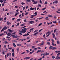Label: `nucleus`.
Returning a JSON list of instances; mask_svg holds the SVG:
<instances>
[{
	"mask_svg": "<svg viewBox=\"0 0 60 60\" xmlns=\"http://www.w3.org/2000/svg\"><path fill=\"white\" fill-rule=\"evenodd\" d=\"M4 34H5V33H6V34H7L8 33L6 31H5L4 32Z\"/></svg>",
	"mask_w": 60,
	"mask_h": 60,
	"instance_id": "35",
	"label": "nucleus"
},
{
	"mask_svg": "<svg viewBox=\"0 0 60 60\" xmlns=\"http://www.w3.org/2000/svg\"><path fill=\"white\" fill-rule=\"evenodd\" d=\"M12 56L13 57H14V52L12 53Z\"/></svg>",
	"mask_w": 60,
	"mask_h": 60,
	"instance_id": "31",
	"label": "nucleus"
},
{
	"mask_svg": "<svg viewBox=\"0 0 60 60\" xmlns=\"http://www.w3.org/2000/svg\"><path fill=\"white\" fill-rule=\"evenodd\" d=\"M43 43H44V41H42V43L41 44V45H42L43 44Z\"/></svg>",
	"mask_w": 60,
	"mask_h": 60,
	"instance_id": "53",
	"label": "nucleus"
},
{
	"mask_svg": "<svg viewBox=\"0 0 60 60\" xmlns=\"http://www.w3.org/2000/svg\"><path fill=\"white\" fill-rule=\"evenodd\" d=\"M37 14H36L35 15H31V18H33V17H35L36 16H37Z\"/></svg>",
	"mask_w": 60,
	"mask_h": 60,
	"instance_id": "6",
	"label": "nucleus"
},
{
	"mask_svg": "<svg viewBox=\"0 0 60 60\" xmlns=\"http://www.w3.org/2000/svg\"><path fill=\"white\" fill-rule=\"evenodd\" d=\"M30 57H25L24 58L25 59H29V58H30Z\"/></svg>",
	"mask_w": 60,
	"mask_h": 60,
	"instance_id": "13",
	"label": "nucleus"
},
{
	"mask_svg": "<svg viewBox=\"0 0 60 60\" xmlns=\"http://www.w3.org/2000/svg\"><path fill=\"white\" fill-rule=\"evenodd\" d=\"M46 9V8L45 7V8H43L42 10H45V9Z\"/></svg>",
	"mask_w": 60,
	"mask_h": 60,
	"instance_id": "52",
	"label": "nucleus"
},
{
	"mask_svg": "<svg viewBox=\"0 0 60 60\" xmlns=\"http://www.w3.org/2000/svg\"><path fill=\"white\" fill-rule=\"evenodd\" d=\"M26 28H25L22 29L21 30V31H20V30H19V34L20 35H23V34L21 33H22L24 34V33H25L26 32Z\"/></svg>",
	"mask_w": 60,
	"mask_h": 60,
	"instance_id": "1",
	"label": "nucleus"
},
{
	"mask_svg": "<svg viewBox=\"0 0 60 60\" xmlns=\"http://www.w3.org/2000/svg\"><path fill=\"white\" fill-rule=\"evenodd\" d=\"M7 18H6V17H5L4 18V20H6L7 19Z\"/></svg>",
	"mask_w": 60,
	"mask_h": 60,
	"instance_id": "62",
	"label": "nucleus"
},
{
	"mask_svg": "<svg viewBox=\"0 0 60 60\" xmlns=\"http://www.w3.org/2000/svg\"><path fill=\"white\" fill-rule=\"evenodd\" d=\"M58 3V2L57 1V0H56L55 1V3L56 4H57V3Z\"/></svg>",
	"mask_w": 60,
	"mask_h": 60,
	"instance_id": "41",
	"label": "nucleus"
},
{
	"mask_svg": "<svg viewBox=\"0 0 60 60\" xmlns=\"http://www.w3.org/2000/svg\"><path fill=\"white\" fill-rule=\"evenodd\" d=\"M25 25V24L24 23L23 24H22V25H21V26H24Z\"/></svg>",
	"mask_w": 60,
	"mask_h": 60,
	"instance_id": "34",
	"label": "nucleus"
},
{
	"mask_svg": "<svg viewBox=\"0 0 60 60\" xmlns=\"http://www.w3.org/2000/svg\"><path fill=\"white\" fill-rule=\"evenodd\" d=\"M41 52V50H39L37 52V53H38L39 52Z\"/></svg>",
	"mask_w": 60,
	"mask_h": 60,
	"instance_id": "18",
	"label": "nucleus"
},
{
	"mask_svg": "<svg viewBox=\"0 0 60 60\" xmlns=\"http://www.w3.org/2000/svg\"><path fill=\"white\" fill-rule=\"evenodd\" d=\"M13 45L14 46V47H16V45H15V44L14 43H13Z\"/></svg>",
	"mask_w": 60,
	"mask_h": 60,
	"instance_id": "16",
	"label": "nucleus"
},
{
	"mask_svg": "<svg viewBox=\"0 0 60 60\" xmlns=\"http://www.w3.org/2000/svg\"><path fill=\"white\" fill-rule=\"evenodd\" d=\"M26 51H27V52H28V53H29V51L26 50Z\"/></svg>",
	"mask_w": 60,
	"mask_h": 60,
	"instance_id": "60",
	"label": "nucleus"
},
{
	"mask_svg": "<svg viewBox=\"0 0 60 60\" xmlns=\"http://www.w3.org/2000/svg\"><path fill=\"white\" fill-rule=\"evenodd\" d=\"M39 2L40 4L42 3V1H41V0H40Z\"/></svg>",
	"mask_w": 60,
	"mask_h": 60,
	"instance_id": "55",
	"label": "nucleus"
},
{
	"mask_svg": "<svg viewBox=\"0 0 60 60\" xmlns=\"http://www.w3.org/2000/svg\"><path fill=\"white\" fill-rule=\"evenodd\" d=\"M52 40V43H53V42H54V40H53L52 39H51Z\"/></svg>",
	"mask_w": 60,
	"mask_h": 60,
	"instance_id": "48",
	"label": "nucleus"
},
{
	"mask_svg": "<svg viewBox=\"0 0 60 60\" xmlns=\"http://www.w3.org/2000/svg\"><path fill=\"white\" fill-rule=\"evenodd\" d=\"M50 35V34H49L47 35L46 36V37H47L48 36H49V35Z\"/></svg>",
	"mask_w": 60,
	"mask_h": 60,
	"instance_id": "63",
	"label": "nucleus"
},
{
	"mask_svg": "<svg viewBox=\"0 0 60 60\" xmlns=\"http://www.w3.org/2000/svg\"><path fill=\"white\" fill-rule=\"evenodd\" d=\"M29 35V34H25V35H23V36H27Z\"/></svg>",
	"mask_w": 60,
	"mask_h": 60,
	"instance_id": "12",
	"label": "nucleus"
},
{
	"mask_svg": "<svg viewBox=\"0 0 60 60\" xmlns=\"http://www.w3.org/2000/svg\"><path fill=\"white\" fill-rule=\"evenodd\" d=\"M7 38L8 39H9L10 38V37H8V36H7Z\"/></svg>",
	"mask_w": 60,
	"mask_h": 60,
	"instance_id": "57",
	"label": "nucleus"
},
{
	"mask_svg": "<svg viewBox=\"0 0 60 60\" xmlns=\"http://www.w3.org/2000/svg\"><path fill=\"white\" fill-rule=\"evenodd\" d=\"M26 53V52H23L22 53V54H25Z\"/></svg>",
	"mask_w": 60,
	"mask_h": 60,
	"instance_id": "59",
	"label": "nucleus"
},
{
	"mask_svg": "<svg viewBox=\"0 0 60 60\" xmlns=\"http://www.w3.org/2000/svg\"><path fill=\"white\" fill-rule=\"evenodd\" d=\"M6 56L7 57H8V56H9V57H10L11 56V53H8L7 54L5 55V56L6 59L7 57H6Z\"/></svg>",
	"mask_w": 60,
	"mask_h": 60,
	"instance_id": "2",
	"label": "nucleus"
},
{
	"mask_svg": "<svg viewBox=\"0 0 60 60\" xmlns=\"http://www.w3.org/2000/svg\"><path fill=\"white\" fill-rule=\"evenodd\" d=\"M8 49H12V48L11 47V48H8Z\"/></svg>",
	"mask_w": 60,
	"mask_h": 60,
	"instance_id": "51",
	"label": "nucleus"
},
{
	"mask_svg": "<svg viewBox=\"0 0 60 60\" xmlns=\"http://www.w3.org/2000/svg\"><path fill=\"white\" fill-rule=\"evenodd\" d=\"M27 2H31V0H27Z\"/></svg>",
	"mask_w": 60,
	"mask_h": 60,
	"instance_id": "38",
	"label": "nucleus"
},
{
	"mask_svg": "<svg viewBox=\"0 0 60 60\" xmlns=\"http://www.w3.org/2000/svg\"><path fill=\"white\" fill-rule=\"evenodd\" d=\"M38 49V48H35L34 49H33L34 50H37V49Z\"/></svg>",
	"mask_w": 60,
	"mask_h": 60,
	"instance_id": "25",
	"label": "nucleus"
},
{
	"mask_svg": "<svg viewBox=\"0 0 60 60\" xmlns=\"http://www.w3.org/2000/svg\"><path fill=\"white\" fill-rule=\"evenodd\" d=\"M42 30H43V29H41L38 32V33H40V32H41V31H42Z\"/></svg>",
	"mask_w": 60,
	"mask_h": 60,
	"instance_id": "32",
	"label": "nucleus"
},
{
	"mask_svg": "<svg viewBox=\"0 0 60 60\" xmlns=\"http://www.w3.org/2000/svg\"><path fill=\"white\" fill-rule=\"evenodd\" d=\"M48 55H49V53H47L46 54V56H48Z\"/></svg>",
	"mask_w": 60,
	"mask_h": 60,
	"instance_id": "46",
	"label": "nucleus"
},
{
	"mask_svg": "<svg viewBox=\"0 0 60 60\" xmlns=\"http://www.w3.org/2000/svg\"><path fill=\"white\" fill-rule=\"evenodd\" d=\"M52 35L53 36V38H55V35H54V34L53 33H52Z\"/></svg>",
	"mask_w": 60,
	"mask_h": 60,
	"instance_id": "28",
	"label": "nucleus"
},
{
	"mask_svg": "<svg viewBox=\"0 0 60 60\" xmlns=\"http://www.w3.org/2000/svg\"><path fill=\"white\" fill-rule=\"evenodd\" d=\"M51 34V33L50 32V31H48V32L47 33H46V35H47L48 34Z\"/></svg>",
	"mask_w": 60,
	"mask_h": 60,
	"instance_id": "8",
	"label": "nucleus"
},
{
	"mask_svg": "<svg viewBox=\"0 0 60 60\" xmlns=\"http://www.w3.org/2000/svg\"><path fill=\"white\" fill-rule=\"evenodd\" d=\"M8 30L9 31V32H11V33H12V32H13V31L11 30L10 29H8Z\"/></svg>",
	"mask_w": 60,
	"mask_h": 60,
	"instance_id": "11",
	"label": "nucleus"
},
{
	"mask_svg": "<svg viewBox=\"0 0 60 60\" xmlns=\"http://www.w3.org/2000/svg\"><path fill=\"white\" fill-rule=\"evenodd\" d=\"M19 12L18 13H16V14H15V16H16L18 14H19Z\"/></svg>",
	"mask_w": 60,
	"mask_h": 60,
	"instance_id": "26",
	"label": "nucleus"
},
{
	"mask_svg": "<svg viewBox=\"0 0 60 60\" xmlns=\"http://www.w3.org/2000/svg\"><path fill=\"white\" fill-rule=\"evenodd\" d=\"M4 28L5 30V29H7V27L6 26H5V27H4Z\"/></svg>",
	"mask_w": 60,
	"mask_h": 60,
	"instance_id": "40",
	"label": "nucleus"
},
{
	"mask_svg": "<svg viewBox=\"0 0 60 60\" xmlns=\"http://www.w3.org/2000/svg\"><path fill=\"white\" fill-rule=\"evenodd\" d=\"M34 23V21H30L29 22L30 24H33Z\"/></svg>",
	"mask_w": 60,
	"mask_h": 60,
	"instance_id": "7",
	"label": "nucleus"
},
{
	"mask_svg": "<svg viewBox=\"0 0 60 60\" xmlns=\"http://www.w3.org/2000/svg\"><path fill=\"white\" fill-rule=\"evenodd\" d=\"M2 35H4V33H0V37L2 36Z\"/></svg>",
	"mask_w": 60,
	"mask_h": 60,
	"instance_id": "19",
	"label": "nucleus"
},
{
	"mask_svg": "<svg viewBox=\"0 0 60 60\" xmlns=\"http://www.w3.org/2000/svg\"><path fill=\"white\" fill-rule=\"evenodd\" d=\"M51 8L52 9H55V8L54 6H52L51 7Z\"/></svg>",
	"mask_w": 60,
	"mask_h": 60,
	"instance_id": "37",
	"label": "nucleus"
},
{
	"mask_svg": "<svg viewBox=\"0 0 60 60\" xmlns=\"http://www.w3.org/2000/svg\"><path fill=\"white\" fill-rule=\"evenodd\" d=\"M36 32H37V30H35L34 31V33H36Z\"/></svg>",
	"mask_w": 60,
	"mask_h": 60,
	"instance_id": "58",
	"label": "nucleus"
},
{
	"mask_svg": "<svg viewBox=\"0 0 60 60\" xmlns=\"http://www.w3.org/2000/svg\"><path fill=\"white\" fill-rule=\"evenodd\" d=\"M2 30L1 31V32H3V31H4V30H5L4 28H3V29H2Z\"/></svg>",
	"mask_w": 60,
	"mask_h": 60,
	"instance_id": "21",
	"label": "nucleus"
},
{
	"mask_svg": "<svg viewBox=\"0 0 60 60\" xmlns=\"http://www.w3.org/2000/svg\"><path fill=\"white\" fill-rule=\"evenodd\" d=\"M32 48H33V49H34V48H35V46H33L32 47Z\"/></svg>",
	"mask_w": 60,
	"mask_h": 60,
	"instance_id": "42",
	"label": "nucleus"
},
{
	"mask_svg": "<svg viewBox=\"0 0 60 60\" xmlns=\"http://www.w3.org/2000/svg\"><path fill=\"white\" fill-rule=\"evenodd\" d=\"M4 1V0H0V2H1V3H3Z\"/></svg>",
	"mask_w": 60,
	"mask_h": 60,
	"instance_id": "45",
	"label": "nucleus"
},
{
	"mask_svg": "<svg viewBox=\"0 0 60 60\" xmlns=\"http://www.w3.org/2000/svg\"><path fill=\"white\" fill-rule=\"evenodd\" d=\"M2 53L3 55H5V53H4V52H2Z\"/></svg>",
	"mask_w": 60,
	"mask_h": 60,
	"instance_id": "49",
	"label": "nucleus"
},
{
	"mask_svg": "<svg viewBox=\"0 0 60 60\" xmlns=\"http://www.w3.org/2000/svg\"><path fill=\"white\" fill-rule=\"evenodd\" d=\"M38 6L39 7L40 6L41 7V5H40V4H38Z\"/></svg>",
	"mask_w": 60,
	"mask_h": 60,
	"instance_id": "50",
	"label": "nucleus"
},
{
	"mask_svg": "<svg viewBox=\"0 0 60 60\" xmlns=\"http://www.w3.org/2000/svg\"><path fill=\"white\" fill-rule=\"evenodd\" d=\"M43 55L44 56H46V53H44L43 54Z\"/></svg>",
	"mask_w": 60,
	"mask_h": 60,
	"instance_id": "56",
	"label": "nucleus"
},
{
	"mask_svg": "<svg viewBox=\"0 0 60 60\" xmlns=\"http://www.w3.org/2000/svg\"><path fill=\"white\" fill-rule=\"evenodd\" d=\"M43 37L44 38V39H45V40H47V38L45 37V35L44 34L43 35Z\"/></svg>",
	"mask_w": 60,
	"mask_h": 60,
	"instance_id": "10",
	"label": "nucleus"
},
{
	"mask_svg": "<svg viewBox=\"0 0 60 60\" xmlns=\"http://www.w3.org/2000/svg\"><path fill=\"white\" fill-rule=\"evenodd\" d=\"M60 55V52L57 54V57H58V56H59L58 55Z\"/></svg>",
	"mask_w": 60,
	"mask_h": 60,
	"instance_id": "36",
	"label": "nucleus"
},
{
	"mask_svg": "<svg viewBox=\"0 0 60 60\" xmlns=\"http://www.w3.org/2000/svg\"><path fill=\"white\" fill-rule=\"evenodd\" d=\"M53 22L54 23H57V22H56V21H53Z\"/></svg>",
	"mask_w": 60,
	"mask_h": 60,
	"instance_id": "30",
	"label": "nucleus"
},
{
	"mask_svg": "<svg viewBox=\"0 0 60 60\" xmlns=\"http://www.w3.org/2000/svg\"><path fill=\"white\" fill-rule=\"evenodd\" d=\"M42 18H43V17H41V18H39L38 19H42Z\"/></svg>",
	"mask_w": 60,
	"mask_h": 60,
	"instance_id": "54",
	"label": "nucleus"
},
{
	"mask_svg": "<svg viewBox=\"0 0 60 60\" xmlns=\"http://www.w3.org/2000/svg\"><path fill=\"white\" fill-rule=\"evenodd\" d=\"M13 34H16V32H14L12 34V35H13Z\"/></svg>",
	"mask_w": 60,
	"mask_h": 60,
	"instance_id": "43",
	"label": "nucleus"
},
{
	"mask_svg": "<svg viewBox=\"0 0 60 60\" xmlns=\"http://www.w3.org/2000/svg\"><path fill=\"white\" fill-rule=\"evenodd\" d=\"M42 58H40L39 59H38V60H42Z\"/></svg>",
	"mask_w": 60,
	"mask_h": 60,
	"instance_id": "61",
	"label": "nucleus"
},
{
	"mask_svg": "<svg viewBox=\"0 0 60 60\" xmlns=\"http://www.w3.org/2000/svg\"><path fill=\"white\" fill-rule=\"evenodd\" d=\"M20 4H22V5H24V4H25V3L24 2L21 3Z\"/></svg>",
	"mask_w": 60,
	"mask_h": 60,
	"instance_id": "20",
	"label": "nucleus"
},
{
	"mask_svg": "<svg viewBox=\"0 0 60 60\" xmlns=\"http://www.w3.org/2000/svg\"><path fill=\"white\" fill-rule=\"evenodd\" d=\"M38 34V32H37L36 33H34L33 34V35L34 36L35 35H36L37 34Z\"/></svg>",
	"mask_w": 60,
	"mask_h": 60,
	"instance_id": "9",
	"label": "nucleus"
},
{
	"mask_svg": "<svg viewBox=\"0 0 60 60\" xmlns=\"http://www.w3.org/2000/svg\"><path fill=\"white\" fill-rule=\"evenodd\" d=\"M30 9L31 10H34V8H32V7H31L30 8Z\"/></svg>",
	"mask_w": 60,
	"mask_h": 60,
	"instance_id": "17",
	"label": "nucleus"
},
{
	"mask_svg": "<svg viewBox=\"0 0 60 60\" xmlns=\"http://www.w3.org/2000/svg\"><path fill=\"white\" fill-rule=\"evenodd\" d=\"M10 35H11V36H13L12 37L13 38H18V37H19V36H14V35H12L11 34H10Z\"/></svg>",
	"mask_w": 60,
	"mask_h": 60,
	"instance_id": "5",
	"label": "nucleus"
},
{
	"mask_svg": "<svg viewBox=\"0 0 60 60\" xmlns=\"http://www.w3.org/2000/svg\"><path fill=\"white\" fill-rule=\"evenodd\" d=\"M45 19L46 20H49V18L48 17H46Z\"/></svg>",
	"mask_w": 60,
	"mask_h": 60,
	"instance_id": "29",
	"label": "nucleus"
},
{
	"mask_svg": "<svg viewBox=\"0 0 60 60\" xmlns=\"http://www.w3.org/2000/svg\"><path fill=\"white\" fill-rule=\"evenodd\" d=\"M10 24V22H8L7 23V25H9V24Z\"/></svg>",
	"mask_w": 60,
	"mask_h": 60,
	"instance_id": "33",
	"label": "nucleus"
},
{
	"mask_svg": "<svg viewBox=\"0 0 60 60\" xmlns=\"http://www.w3.org/2000/svg\"><path fill=\"white\" fill-rule=\"evenodd\" d=\"M48 16L49 17H52V15H48Z\"/></svg>",
	"mask_w": 60,
	"mask_h": 60,
	"instance_id": "24",
	"label": "nucleus"
},
{
	"mask_svg": "<svg viewBox=\"0 0 60 60\" xmlns=\"http://www.w3.org/2000/svg\"><path fill=\"white\" fill-rule=\"evenodd\" d=\"M49 49H51L53 50L54 49H56L57 48L55 47H52V46H50L49 47Z\"/></svg>",
	"mask_w": 60,
	"mask_h": 60,
	"instance_id": "3",
	"label": "nucleus"
},
{
	"mask_svg": "<svg viewBox=\"0 0 60 60\" xmlns=\"http://www.w3.org/2000/svg\"><path fill=\"white\" fill-rule=\"evenodd\" d=\"M31 0L32 2L33 3H34L33 4H37V3H38V1H35L34 0Z\"/></svg>",
	"mask_w": 60,
	"mask_h": 60,
	"instance_id": "4",
	"label": "nucleus"
},
{
	"mask_svg": "<svg viewBox=\"0 0 60 60\" xmlns=\"http://www.w3.org/2000/svg\"><path fill=\"white\" fill-rule=\"evenodd\" d=\"M17 46H21V44H18L17 45Z\"/></svg>",
	"mask_w": 60,
	"mask_h": 60,
	"instance_id": "23",
	"label": "nucleus"
},
{
	"mask_svg": "<svg viewBox=\"0 0 60 60\" xmlns=\"http://www.w3.org/2000/svg\"><path fill=\"white\" fill-rule=\"evenodd\" d=\"M21 20V19H18L17 20V22H18V21H20V20Z\"/></svg>",
	"mask_w": 60,
	"mask_h": 60,
	"instance_id": "15",
	"label": "nucleus"
},
{
	"mask_svg": "<svg viewBox=\"0 0 60 60\" xmlns=\"http://www.w3.org/2000/svg\"><path fill=\"white\" fill-rule=\"evenodd\" d=\"M55 58L56 59H59V58L60 59V57H57L56 58Z\"/></svg>",
	"mask_w": 60,
	"mask_h": 60,
	"instance_id": "22",
	"label": "nucleus"
},
{
	"mask_svg": "<svg viewBox=\"0 0 60 60\" xmlns=\"http://www.w3.org/2000/svg\"><path fill=\"white\" fill-rule=\"evenodd\" d=\"M31 40V39H30L28 41H27L28 42H30V40Z\"/></svg>",
	"mask_w": 60,
	"mask_h": 60,
	"instance_id": "47",
	"label": "nucleus"
},
{
	"mask_svg": "<svg viewBox=\"0 0 60 60\" xmlns=\"http://www.w3.org/2000/svg\"><path fill=\"white\" fill-rule=\"evenodd\" d=\"M34 29V28H32L30 30V31H32V30H33V29Z\"/></svg>",
	"mask_w": 60,
	"mask_h": 60,
	"instance_id": "39",
	"label": "nucleus"
},
{
	"mask_svg": "<svg viewBox=\"0 0 60 60\" xmlns=\"http://www.w3.org/2000/svg\"><path fill=\"white\" fill-rule=\"evenodd\" d=\"M42 24V23H41L39 25H38V26H41Z\"/></svg>",
	"mask_w": 60,
	"mask_h": 60,
	"instance_id": "27",
	"label": "nucleus"
},
{
	"mask_svg": "<svg viewBox=\"0 0 60 60\" xmlns=\"http://www.w3.org/2000/svg\"><path fill=\"white\" fill-rule=\"evenodd\" d=\"M47 44H49V45L50 44V42H47Z\"/></svg>",
	"mask_w": 60,
	"mask_h": 60,
	"instance_id": "44",
	"label": "nucleus"
},
{
	"mask_svg": "<svg viewBox=\"0 0 60 60\" xmlns=\"http://www.w3.org/2000/svg\"><path fill=\"white\" fill-rule=\"evenodd\" d=\"M55 52L56 53H60V51H55Z\"/></svg>",
	"mask_w": 60,
	"mask_h": 60,
	"instance_id": "14",
	"label": "nucleus"
},
{
	"mask_svg": "<svg viewBox=\"0 0 60 60\" xmlns=\"http://www.w3.org/2000/svg\"><path fill=\"white\" fill-rule=\"evenodd\" d=\"M44 4H48V2H46Z\"/></svg>",
	"mask_w": 60,
	"mask_h": 60,
	"instance_id": "64",
	"label": "nucleus"
}]
</instances>
